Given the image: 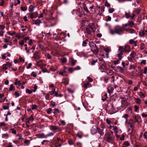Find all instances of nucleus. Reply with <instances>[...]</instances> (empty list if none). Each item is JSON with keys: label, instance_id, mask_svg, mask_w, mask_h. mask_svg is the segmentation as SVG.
Segmentation results:
<instances>
[{"label": "nucleus", "instance_id": "1", "mask_svg": "<svg viewBox=\"0 0 147 147\" xmlns=\"http://www.w3.org/2000/svg\"><path fill=\"white\" fill-rule=\"evenodd\" d=\"M114 30L116 32V33L119 35H121L123 34V30L119 26L115 27L114 28Z\"/></svg>", "mask_w": 147, "mask_h": 147}, {"label": "nucleus", "instance_id": "2", "mask_svg": "<svg viewBox=\"0 0 147 147\" xmlns=\"http://www.w3.org/2000/svg\"><path fill=\"white\" fill-rule=\"evenodd\" d=\"M115 138L113 135L109 134L106 140L109 143H113V142L114 141Z\"/></svg>", "mask_w": 147, "mask_h": 147}, {"label": "nucleus", "instance_id": "3", "mask_svg": "<svg viewBox=\"0 0 147 147\" xmlns=\"http://www.w3.org/2000/svg\"><path fill=\"white\" fill-rule=\"evenodd\" d=\"M119 51L120 53L117 54V55L119 57V59L120 60H121L122 58V55L123 54V48L122 47H119Z\"/></svg>", "mask_w": 147, "mask_h": 147}, {"label": "nucleus", "instance_id": "4", "mask_svg": "<svg viewBox=\"0 0 147 147\" xmlns=\"http://www.w3.org/2000/svg\"><path fill=\"white\" fill-rule=\"evenodd\" d=\"M91 50L95 53H97L99 52L98 49L97 47H91Z\"/></svg>", "mask_w": 147, "mask_h": 147}, {"label": "nucleus", "instance_id": "5", "mask_svg": "<svg viewBox=\"0 0 147 147\" xmlns=\"http://www.w3.org/2000/svg\"><path fill=\"white\" fill-rule=\"evenodd\" d=\"M103 49L106 52V55L107 56V58H108L109 54L108 53L110 51L109 48L108 47H104Z\"/></svg>", "mask_w": 147, "mask_h": 147}, {"label": "nucleus", "instance_id": "6", "mask_svg": "<svg viewBox=\"0 0 147 147\" xmlns=\"http://www.w3.org/2000/svg\"><path fill=\"white\" fill-rule=\"evenodd\" d=\"M125 31L128 32L129 33L131 34L135 33L136 34H137L135 30L133 29H127L125 30Z\"/></svg>", "mask_w": 147, "mask_h": 147}, {"label": "nucleus", "instance_id": "7", "mask_svg": "<svg viewBox=\"0 0 147 147\" xmlns=\"http://www.w3.org/2000/svg\"><path fill=\"white\" fill-rule=\"evenodd\" d=\"M114 90V88L113 87H111L110 85H108L107 90L108 92L109 93H112Z\"/></svg>", "mask_w": 147, "mask_h": 147}, {"label": "nucleus", "instance_id": "8", "mask_svg": "<svg viewBox=\"0 0 147 147\" xmlns=\"http://www.w3.org/2000/svg\"><path fill=\"white\" fill-rule=\"evenodd\" d=\"M30 18L31 19H32L34 18H36L38 14L37 12H35L34 13H30Z\"/></svg>", "mask_w": 147, "mask_h": 147}, {"label": "nucleus", "instance_id": "9", "mask_svg": "<svg viewBox=\"0 0 147 147\" xmlns=\"http://www.w3.org/2000/svg\"><path fill=\"white\" fill-rule=\"evenodd\" d=\"M34 58L35 60H38L40 58V57L39 53H34Z\"/></svg>", "mask_w": 147, "mask_h": 147}, {"label": "nucleus", "instance_id": "10", "mask_svg": "<svg viewBox=\"0 0 147 147\" xmlns=\"http://www.w3.org/2000/svg\"><path fill=\"white\" fill-rule=\"evenodd\" d=\"M122 47L123 48V51L124 50L125 52H129L131 51L130 47H124V48L123 47Z\"/></svg>", "mask_w": 147, "mask_h": 147}, {"label": "nucleus", "instance_id": "11", "mask_svg": "<svg viewBox=\"0 0 147 147\" xmlns=\"http://www.w3.org/2000/svg\"><path fill=\"white\" fill-rule=\"evenodd\" d=\"M50 129L51 130H55L57 129V127L54 125H51L49 126Z\"/></svg>", "mask_w": 147, "mask_h": 147}, {"label": "nucleus", "instance_id": "12", "mask_svg": "<svg viewBox=\"0 0 147 147\" xmlns=\"http://www.w3.org/2000/svg\"><path fill=\"white\" fill-rule=\"evenodd\" d=\"M133 121L132 119H130L128 123L129 127H133Z\"/></svg>", "mask_w": 147, "mask_h": 147}, {"label": "nucleus", "instance_id": "13", "mask_svg": "<svg viewBox=\"0 0 147 147\" xmlns=\"http://www.w3.org/2000/svg\"><path fill=\"white\" fill-rule=\"evenodd\" d=\"M134 129L133 127H129L128 129V131L129 132V134H130L131 135H133L132 132L133 131Z\"/></svg>", "mask_w": 147, "mask_h": 147}, {"label": "nucleus", "instance_id": "14", "mask_svg": "<svg viewBox=\"0 0 147 147\" xmlns=\"http://www.w3.org/2000/svg\"><path fill=\"white\" fill-rule=\"evenodd\" d=\"M129 42L131 44L133 43L135 46H136L137 45L136 44L137 41H134L132 39L130 40Z\"/></svg>", "mask_w": 147, "mask_h": 147}, {"label": "nucleus", "instance_id": "15", "mask_svg": "<svg viewBox=\"0 0 147 147\" xmlns=\"http://www.w3.org/2000/svg\"><path fill=\"white\" fill-rule=\"evenodd\" d=\"M97 131L100 134L101 136H102V134H103V133L102 132V131L101 130V129L99 127H97Z\"/></svg>", "mask_w": 147, "mask_h": 147}, {"label": "nucleus", "instance_id": "16", "mask_svg": "<svg viewBox=\"0 0 147 147\" xmlns=\"http://www.w3.org/2000/svg\"><path fill=\"white\" fill-rule=\"evenodd\" d=\"M37 136L39 138H43L45 137L44 134L43 133L39 134L37 135Z\"/></svg>", "mask_w": 147, "mask_h": 147}, {"label": "nucleus", "instance_id": "17", "mask_svg": "<svg viewBox=\"0 0 147 147\" xmlns=\"http://www.w3.org/2000/svg\"><path fill=\"white\" fill-rule=\"evenodd\" d=\"M54 111L53 113L55 115H57V113H59V110L58 109L55 108L54 109Z\"/></svg>", "mask_w": 147, "mask_h": 147}, {"label": "nucleus", "instance_id": "18", "mask_svg": "<svg viewBox=\"0 0 147 147\" xmlns=\"http://www.w3.org/2000/svg\"><path fill=\"white\" fill-rule=\"evenodd\" d=\"M35 49V47H32L30 48L29 47V53H31V52L33 53L34 51V50Z\"/></svg>", "mask_w": 147, "mask_h": 147}, {"label": "nucleus", "instance_id": "19", "mask_svg": "<svg viewBox=\"0 0 147 147\" xmlns=\"http://www.w3.org/2000/svg\"><path fill=\"white\" fill-rule=\"evenodd\" d=\"M135 99L136 102L138 104H140L141 103V100L138 98H135Z\"/></svg>", "mask_w": 147, "mask_h": 147}, {"label": "nucleus", "instance_id": "20", "mask_svg": "<svg viewBox=\"0 0 147 147\" xmlns=\"http://www.w3.org/2000/svg\"><path fill=\"white\" fill-rule=\"evenodd\" d=\"M40 23H41V21L39 19H37L35 21V24L36 25H39Z\"/></svg>", "mask_w": 147, "mask_h": 147}, {"label": "nucleus", "instance_id": "21", "mask_svg": "<svg viewBox=\"0 0 147 147\" xmlns=\"http://www.w3.org/2000/svg\"><path fill=\"white\" fill-rule=\"evenodd\" d=\"M117 69L119 70V71L121 73H123L124 70L120 66H118L117 67Z\"/></svg>", "mask_w": 147, "mask_h": 147}, {"label": "nucleus", "instance_id": "22", "mask_svg": "<svg viewBox=\"0 0 147 147\" xmlns=\"http://www.w3.org/2000/svg\"><path fill=\"white\" fill-rule=\"evenodd\" d=\"M37 72L34 71H32L31 74V75L34 77H36L37 76Z\"/></svg>", "mask_w": 147, "mask_h": 147}, {"label": "nucleus", "instance_id": "23", "mask_svg": "<svg viewBox=\"0 0 147 147\" xmlns=\"http://www.w3.org/2000/svg\"><path fill=\"white\" fill-rule=\"evenodd\" d=\"M109 33L111 34H114L115 33H116L115 31L112 29H110L109 30Z\"/></svg>", "mask_w": 147, "mask_h": 147}, {"label": "nucleus", "instance_id": "24", "mask_svg": "<svg viewBox=\"0 0 147 147\" xmlns=\"http://www.w3.org/2000/svg\"><path fill=\"white\" fill-rule=\"evenodd\" d=\"M76 61L74 59L71 60V65L72 66H74L76 63Z\"/></svg>", "mask_w": 147, "mask_h": 147}, {"label": "nucleus", "instance_id": "25", "mask_svg": "<svg viewBox=\"0 0 147 147\" xmlns=\"http://www.w3.org/2000/svg\"><path fill=\"white\" fill-rule=\"evenodd\" d=\"M146 60H143L140 63V64L141 65H142L143 64L145 65L146 64Z\"/></svg>", "mask_w": 147, "mask_h": 147}, {"label": "nucleus", "instance_id": "26", "mask_svg": "<svg viewBox=\"0 0 147 147\" xmlns=\"http://www.w3.org/2000/svg\"><path fill=\"white\" fill-rule=\"evenodd\" d=\"M140 35L142 36H144L145 35V33L144 31L141 30L140 32Z\"/></svg>", "mask_w": 147, "mask_h": 147}, {"label": "nucleus", "instance_id": "27", "mask_svg": "<svg viewBox=\"0 0 147 147\" xmlns=\"http://www.w3.org/2000/svg\"><path fill=\"white\" fill-rule=\"evenodd\" d=\"M125 16L126 18H128L131 17L129 14L126 12H125Z\"/></svg>", "mask_w": 147, "mask_h": 147}, {"label": "nucleus", "instance_id": "28", "mask_svg": "<svg viewBox=\"0 0 147 147\" xmlns=\"http://www.w3.org/2000/svg\"><path fill=\"white\" fill-rule=\"evenodd\" d=\"M52 111V109L51 108H49L47 109V113L49 114H51V113Z\"/></svg>", "mask_w": 147, "mask_h": 147}, {"label": "nucleus", "instance_id": "29", "mask_svg": "<svg viewBox=\"0 0 147 147\" xmlns=\"http://www.w3.org/2000/svg\"><path fill=\"white\" fill-rule=\"evenodd\" d=\"M88 42V41L87 39H86L85 40V41H83L82 43L83 46H86L87 43V42Z\"/></svg>", "mask_w": 147, "mask_h": 147}, {"label": "nucleus", "instance_id": "30", "mask_svg": "<svg viewBox=\"0 0 147 147\" xmlns=\"http://www.w3.org/2000/svg\"><path fill=\"white\" fill-rule=\"evenodd\" d=\"M15 33H16L15 32H14V31L13 32L11 33L10 31H8L7 32V33L8 34H9V35L11 36L15 34Z\"/></svg>", "mask_w": 147, "mask_h": 147}, {"label": "nucleus", "instance_id": "31", "mask_svg": "<svg viewBox=\"0 0 147 147\" xmlns=\"http://www.w3.org/2000/svg\"><path fill=\"white\" fill-rule=\"evenodd\" d=\"M2 68L4 70H7V65L6 64H4L2 66Z\"/></svg>", "mask_w": 147, "mask_h": 147}, {"label": "nucleus", "instance_id": "32", "mask_svg": "<svg viewBox=\"0 0 147 147\" xmlns=\"http://www.w3.org/2000/svg\"><path fill=\"white\" fill-rule=\"evenodd\" d=\"M106 18V21H109L111 20V17L110 16H107Z\"/></svg>", "mask_w": 147, "mask_h": 147}, {"label": "nucleus", "instance_id": "33", "mask_svg": "<svg viewBox=\"0 0 147 147\" xmlns=\"http://www.w3.org/2000/svg\"><path fill=\"white\" fill-rule=\"evenodd\" d=\"M30 6L32 7V8H30L29 11V12L31 13H32V12L34 10V8L35 7H33V6L32 5H30Z\"/></svg>", "mask_w": 147, "mask_h": 147}, {"label": "nucleus", "instance_id": "34", "mask_svg": "<svg viewBox=\"0 0 147 147\" xmlns=\"http://www.w3.org/2000/svg\"><path fill=\"white\" fill-rule=\"evenodd\" d=\"M68 70L70 72L72 73L75 70V69L74 68H69Z\"/></svg>", "mask_w": 147, "mask_h": 147}, {"label": "nucleus", "instance_id": "35", "mask_svg": "<svg viewBox=\"0 0 147 147\" xmlns=\"http://www.w3.org/2000/svg\"><path fill=\"white\" fill-rule=\"evenodd\" d=\"M63 80H64V82L67 84H68L69 82V80L66 78H64L63 79Z\"/></svg>", "mask_w": 147, "mask_h": 147}, {"label": "nucleus", "instance_id": "36", "mask_svg": "<svg viewBox=\"0 0 147 147\" xmlns=\"http://www.w3.org/2000/svg\"><path fill=\"white\" fill-rule=\"evenodd\" d=\"M14 88V86L12 84H11L10 85V87L9 89V91H11Z\"/></svg>", "mask_w": 147, "mask_h": 147}, {"label": "nucleus", "instance_id": "37", "mask_svg": "<svg viewBox=\"0 0 147 147\" xmlns=\"http://www.w3.org/2000/svg\"><path fill=\"white\" fill-rule=\"evenodd\" d=\"M6 64L7 65V66H8L9 68L11 67L12 66L11 63L9 62H7Z\"/></svg>", "mask_w": 147, "mask_h": 147}, {"label": "nucleus", "instance_id": "38", "mask_svg": "<svg viewBox=\"0 0 147 147\" xmlns=\"http://www.w3.org/2000/svg\"><path fill=\"white\" fill-rule=\"evenodd\" d=\"M32 90H30L28 89H26V92L27 93H28L29 94H31L32 93Z\"/></svg>", "mask_w": 147, "mask_h": 147}, {"label": "nucleus", "instance_id": "39", "mask_svg": "<svg viewBox=\"0 0 147 147\" xmlns=\"http://www.w3.org/2000/svg\"><path fill=\"white\" fill-rule=\"evenodd\" d=\"M21 9L23 11H25L27 10V8L25 7H22L21 6L20 7Z\"/></svg>", "mask_w": 147, "mask_h": 147}, {"label": "nucleus", "instance_id": "40", "mask_svg": "<svg viewBox=\"0 0 147 147\" xmlns=\"http://www.w3.org/2000/svg\"><path fill=\"white\" fill-rule=\"evenodd\" d=\"M54 133H52V132L49 133V134H47V135L46 136H53L54 135Z\"/></svg>", "mask_w": 147, "mask_h": 147}, {"label": "nucleus", "instance_id": "41", "mask_svg": "<svg viewBox=\"0 0 147 147\" xmlns=\"http://www.w3.org/2000/svg\"><path fill=\"white\" fill-rule=\"evenodd\" d=\"M89 84V82H87L85 84H84V87L85 88H88V86Z\"/></svg>", "mask_w": 147, "mask_h": 147}, {"label": "nucleus", "instance_id": "42", "mask_svg": "<svg viewBox=\"0 0 147 147\" xmlns=\"http://www.w3.org/2000/svg\"><path fill=\"white\" fill-rule=\"evenodd\" d=\"M134 108H135V111L136 112H137L139 109V107L136 105L134 106Z\"/></svg>", "mask_w": 147, "mask_h": 147}, {"label": "nucleus", "instance_id": "43", "mask_svg": "<svg viewBox=\"0 0 147 147\" xmlns=\"http://www.w3.org/2000/svg\"><path fill=\"white\" fill-rule=\"evenodd\" d=\"M67 59L65 57H64L62 59L61 61L62 63H65L67 62Z\"/></svg>", "mask_w": 147, "mask_h": 147}, {"label": "nucleus", "instance_id": "44", "mask_svg": "<svg viewBox=\"0 0 147 147\" xmlns=\"http://www.w3.org/2000/svg\"><path fill=\"white\" fill-rule=\"evenodd\" d=\"M129 25L130 26V27H132L134 25V23L132 22H130V21H129Z\"/></svg>", "mask_w": 147, "mask_h": 147}, {"label": "nucleus", "instance_id": "45", "mask_svg": "<svg viewBox=\"0 0 147 147\" xmlns=\"http://www.w3.org/2000/svg\"><path fill=\"white\" fill-rule=\"evenodd\" d=\"M37 107V105H32V110H34L35 109H36V108Z\"/></svg>", "mask_w": 147, "mask_h": 147}, {"label": "nucleus", "instance_id": "46", "mask_svg": "<svg viewBox=\"0 0 147 147\" xmlns=\"http://www.w3.org/2000/svg\"><path fill=\"white\" fill-rule=\"evenodd\" d=\"M37 86L36 85H35L34 87V89L32 90V91L33 92H35L36 91V90L37 89Z\"/></svg>", "mask_w": 147, "mask_h": 147}, {"label": "nucleus", "instance_id": "47", "mask_svg": "<svg viewBox=\"0 0 147 147\" xmlns=\"http://www.w3.org/2000/svg\"><path fill=\"white\" fill-rule=\"evenodd\" d=\"M86 30L88 34H91V31L90 29L88 28H86Z\"/></svg>", "mask_w": 147, "mask_h": 147}, {"label": "nucleus", "instance_id": "48", "mask_svg": "<svg viewBox=\"0 0 147 147\" xmlns=\"http://www.w3.org/2000/svg\"><path fill=\"white\" fill-rule=\"evenodd\" d=\"M136 55V53L134 52H132L130 54L131 57L134 58V56Z\"/></svg>", "mask_w": 147, "mask_h": 147}, {"label": "nucleus", "instance_id": "49", "mask_svg": "<svg viewBox=\"0 0 147 147\" xmlns=\"http://www.w3.org/2000/svg\"><path fill=\"white\" fill-rule=\"evenodd\" d=\"M29 119V120H34V118L32 116V115L30 116L28 119H26V120Z\"/></svg>", "mask_w": 147, "mask_h": 147}, {"label": "nucleus", "instance_id": "50", "mask_svg": "<svg viewBox=\"0 0 147 147\" xmlns=\"http://www.w3.org/2000/svg\"><path fill=\"white\" fill-rule=\"evenodd\" d=\"M134 120L137 123H138L139 122V121L138 120V118L136 116H135L134 117Z\"/></svg>", "mask_w": 147, "mask_h": 147}, {"label": "nucleus", "instance_id": "51", "mask_svg": "<svg viewBox=\"0 0 147 147\" xmlns=\"http://www.w3.org/2000/svg\"><path fill=\"white\" fill-rule=\"evenodd\" d=\"M14 84L16 85H18L19 86H20L21 84V83L20 81H17L16 82H15L14 83Z\"/></svg>", "mask_w": 147, "mask_h": 147}, {"label": "nucleus", "instance_id": "52", "mask_svg": "<svg viewBox=\"0 0 147 147\" xmlns=\"http://www.w3.org/2000/svg\"><path fill=\"white\" fill-rule=\"evenodd\" d=\"M25 49L27 53H29V47H26Z\"/></svg>", "mask_w": 147, "mask_h": 147}, {"label": "nucleus", "instance_id": "53", "mask_svg": "<svg viewBox=\"0 0 147 147\" xmlns=\"http://www.w3.org/2000/svg\"><path fill=\"white\" fill-rule=\"evenodd\" d=\"M51 105L53 107H54L55 106V102L52 101H51Z\"/></svg>", "mask_w": 147, "mask_h": 147}, {"label": "nucleus", "instance_id": "54", "mask_svg": "<svg viewBox=\"0 0 147 147\" xmlns=\"http://www.w3.org/2000/svg\"><path fill=\"white\" fill-rule=\"evenodd\" d=\"M9 106H3V109L4 110L8 109H9Z\"/></svg>", "mask_w": 147, "mask_h": 147}, {"label": "nucleus", "instance_id": "55", "mask_svg": "<svg viewBox=\"0 0 147 147\" xmlns=\"http://www.w3.org/2000/svg\"><path fill=\"white\" fill-rule=\"evenodd\" d=\"M1 1L0 3V5L1 6H3L4 3V0H1Z\"/></svg>", "mask_w": 147, "mask_h": 147}, {"label": "nucleus", "instance_id": "56", "mask_svg": "<svg viewBox=\"0 0 147 147\" xmlns=\"http://www.w3.org/2000/svg\"><path fill=\"white\" fill-rule=\"evenodd\" d=\"M5 28V26L3 25H0V29L1 30H3Z\"/></svg>", "mask_w": 147, "mask_h": 147}, {"label": "nucleus", "instance_id": "57", "mask_svg": "<svg viewBox=\"0 0 147 147\" xmlns=\"http://www.w3.org/2000/svg\"><path fill=\"white\" fill-rule=\"evenodd\" d=\"M93 134H95L97 131L95 129H93L91 130Z\"/></svg>", "mask_w": 147, "mask_h": 147}, {"label": "nucleus", "instance_id": "58", "mask_svg": "<svg viewBox=\"0 0 147 147\" xmlns=\"http://www.w3.org/2000/svg\"><path fill=\"white\" fill-rule=\"evenodd\" d=\"M8 135L6 134H2V137L3 138H6L8 137Z\"/></svg>", "mask_w": 147, "mask_h": 147}, {"label": "nucleus", "instance_id": "59", "mask_svg": "<svg viewBox=\"0 0 147 147\" xmlns=\"http://www.w3.org/2000/svg\"><path fill=\"white\" fill-rule=\"evenodd\" d=\"M19 59L20 61H22L23 62H24L25 61L24 59L22 57H20Z\"/></svg>", "mask_w": 147, "mask_h": 147}, {"label": "nucleus", "instance_id": "60", "mask_svg": "<svg viewBox=\"0 0 147 147\" xmlns=\"http://www.w3.org/2000/svg\"><path fill=\"white\" fill-rule=\"evenodd\" d=\"M98 60L97 59L96 60H93L92 61L91 63V65H94L95 64V63L97 62Z\"/></svg>", "mask_w": 147, "mask_h": 147}, {"label": "nucleus", "instance_id": "61", "mask_svg": "<svg viewBox=\"0 0 147 147\" xmlns=\"http://www.w3.org/2000/svg\"><path fill=\"white\" fill-rule=\"evenodd\" d=\"M67 90L69 92L73 93L74 92V91L73 90H72L69 88H68Z\"/></svg>", "mask_w": 147, "mask_h": 147}, {"label": "nucleus", "instance_id": "62", "mask_svg": "<svg viewBox=\"0 0 147 147\" xmlns=\"http://www.w3.org/2000/svg\"><path fill=\"white\" fill-rule=\"evenodd\" d=\"M14 95L17 97H18L20 96V94L17 91L15 92L14 93Z\"/></svg>", "mask_w": 147, "mask_h": 147}, {"label": "nucleus", "instance_id": "63", "mask_svg": "<svg viewBox=\"0 0 147 147\" xmlns=\"http://www.w3.org/2000/svg\"><path fill=\"white\" fill-rule=\"evenodd\" d=\"M32 63H29L28 64V65L27 66V69H28L30 68L31 67V66H32Z\"/></svg>", "mask_w": 147, "mask_h": 147}, {"label": "nucleus", "instance_id": "64", "mask_svg": "<svg viewBox=\"0 0 147 147\" xmlns=\"http://www.w3.org/2000/svg\"><path fill=\"white\" fill-rule=\"evenodd\" d=\"M28 45H31L33 44L32 41V40H30L29 41Z\"/></svg>", "mask_w": 147, "mask_h": 147}]
</instances>
